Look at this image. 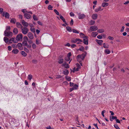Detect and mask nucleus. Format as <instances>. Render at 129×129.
<instances>
[{
    "mask_svg": "<svg viewBox=\"0 0 129 129\" xmlns=\"http://www.w3.org/2000/svg\"><path fill=\"white\" fill-rule=\"evenodd\" d=\"M66 28L67 29V30L69 32H71L72 31L71 28L69 26H67L66 27Z\"/></svg>",
    "mask_w": 129,
    "mask_h": 129,
    "instance_id": "nucleus-31",
    "label": "nucleus"
},
{
    "mask_svg": "<svg viewBox=\"0 0 129 129\" xmlns=\"http://www.w3.org/2000/svg\"><path fill=\"white\" fill-rule=\"evenodd\" d=\"M22 24L25 27H27L29 25L27 23L25 22L24 20H22Z\"/></svg>",
    "mask_w": 129,
    "mask_h": 129,
    "instance_id": "nucleus-10",
    "label": "nucleus"
},
{
    "mask_svg": "<svg viewBox=\"0 0 129 129\" xmlns=\"http://www.w3.org/2000/svg\"><path fill=\"white\" fill-rule=\"evenodd\" d=\"M103 47L105 48H108L109 47V45L108 44H106L105 43L103 44Z\"/></svg>",
    "mask_w": 129,
    "mask_h": 129,
    "instance_id": "nucleus-30",
    "label": "nucleus"
},
{
    "mask_svg": "<svg viewBox=\"0 0 129 129\" xmlns=\"http://www.w3.org/2000/svg\"><path fill=\"white\" fill-rule=\"evenodd\" d=\"M70 24L71 25H72L73 24V19H71V21L70 22Z\"/></svg>",
    "mask_w": 129,
    "mask_h": 129,
    "instance_id": "nucleus-56",
    "label": "nucleus"
},
{
    "mask_svg": "<svg viewBox=\"0 0 129 129\" xmlns=\"http://www.w3.org/2000/svg\"><path fill=\"white\" fill-rule=\"evenodd\" d=\"M22 12L23 13L27 12V11L25 9H23L21 10Z\"/></svg>",
    "mask_w": 129,
    "mask_h": 129,
    "instance_id": "nucleus-60",
    "label": "nucleus"
},
{
    "mask_svg": "<svg viewBox=\"0 0 129 129\" xmlns=\"http://www.w3.org/2000/svg\"><path fill=\"white\" fill-rule=\"evenodd\" d=\"M32 78V76L30 75H29L28 76V79L29 80H31Z\"/></svg>",
    "mask_w": 129,
    "mask_h": 129,
    "instance_id": "nucleus-39",
    "label": "nucleus"
},
{
    "mask_svg": "<svg viewBox=\"0 0 129 129\" xmlns=\"http://www.w3.org/2000/svg\"><path fill=\"white\" fill-rule=\"evenodd\" d=\"M71 54L70 52L69 53L67 54V57L69 58H70V57L71 56Z\"/></svg>",
    "mask_w": 129,
    "mask_h": 129,
    "instance_id": "nucleus-57",
    "label": "nucleus"
},
{
    "mask_svg": "<svg viewBox=\"0 0 129 129\" xmlns=\"http://www.w3.org/2000/svg\"><path fill=\"white\" fill-rule=\"evenodd\" d=\"M63 73L65 75H68L69 73V72L68 70L67 69L65 70L63 72Z\"/></svg>",
    "mask_w": 129,
    "mask_h": 129,
    "instance_id": "nucleus-34",
    "label": "nucleus"
},
{
    "mask_svg": "<svg viewBox=\"0 0 129 129\" xmlns=\"http://www.w3.org/2000/svg\"><path fill=\"white\" fill-rule=\"evenodd\" d=\"M109 5V3L106 2H103L102 4V6L103 7H105Z\"/></svg>",
    "mask_w": 129,
    "mask_h": 129,
    "instance_id": "nucleus-16",
    "label": "nucleus"
},
{
    "mask_svg": "<svg viewBox=\"0 0 129 129\" xmlns=\"http://www.w3.org/2000/svg\"><path fill=\"white\" fill-rule=\"evenodd\" d=\"M105 53L107 54H109L110 52V51L108 49H105L104 50Z\"/></svg>",
    "mask_w": 129,
    "mask_h": 129,
    "instance_id": "nucleus-26",
    "label": "nucleus"
},
{
    "mask_svg": "<svg viewBox=\"0 0 129 129\" xmlns=\"http://www.w3.org/2000/svg\"><path fill=\"white\" fill-rule=\"evenodd\" d=\"M70 15L71 16H74V14L72 12L70 13Z\"/></svg>",
    "mask_w": 129,
    "mask_h": 129,
    "instance_id": "nucleus-64",
    "label": "nucleus"
},
{
    "mask_svg": "<svg viewBox=\"0 0 129 129\" xmlns=\"http://www.w3.org/2000/svg\"><path fill=\"white\" fill-rule=\"evenodd\" d=\"M22 44L23 46H26L27 45V41L24 40L22 42Z\"/></svg>",
    "mask_w": 129,
    "mask_h": 129,
    "instance_id": "nucleus-24",
    "label": "nucleus"
},
{
    "mask_svg": "<svg viewBox=\"0 0 129 129\" xmlns=\"http://www.w3.org/2000/svg\"><path fill=\"white\" fill-rule=\"evenodd\" d=\"M77 41L81 42V39H73L71 40V42L73 43H75Z\"/></svg>",
    "mask_w": 129,
    "mask_h": 129,
    "instance_id": "nucleus-11",
    "label": "nucleus"
},
{
    "mask_svg": "<svg viewBox=\"0 0 129 129\" xmlns=\"http://www.w3.org/2000/svg\"><path fill=\"white\" fill-rule=\"evenodd\" d=\"M24 51L27 52L28 53L29 52V50L25 47H24Z\"/></svg>",
    "mask_w": 129,
    "mask_h": 129,
    "instance_id": "nucleus-45",
    "label": "nucleus"
},
{
    "mask_svg": "<svg viewBox=\"0 0 129 129\" xmlns=\"http://www.w3.org/2000/svg\"><path fill=\"white\" fill-rule=\"evenodd\" d=\"M21 29L22 33L24 35L27 34L29 31L28 28L25 27H23Z\"/></svg>",
    "mask_w": 129,
    "mask_h": 129,
    "instance_id": "nucleus-3",
    "label": "nucleus"
},
{
    "mask_svg": "<svg viewBox=\"0 0 129 129\" xmlns=\"http://www.w3.org/2000/svg\"><path fill=\"white\" fill-rule=\"evenodd\" d=\"M53 8V7L51 6V5H49L48 7V8L49 10H52V9Z\"/></svg>",
    "mask_w": 129,
    "mask_h": 129,
    "instance_id": "nucleus-46",
    "label": "nucleus"
},
{
    "mask_svg": "<svg viewBox=\"0 0 129 129\" xmlns=\"http://www.w3.org/2000/svg\"><path fill=\"white\" fill-rule=\"evenodd\" d=\"M13 32L14 33L17 34L18 32V29L16 28H14V29Z\"/></svg>",
    "mask_w": 129,
    "mask_h": 129,
    "instance_id": "nucleus-28",
    "label": "nucleus"
},
{
    "mask_svg": "<svg viewBox=\"0 0 129 129\" xmlns=\"http://www.w3.org/2000/svg\"><path fill=\"white\" fill-rule=\"evenodd\" d=\"M4 40L6 43H7L9 39L5 37L4 38Z\"/></svg>",
    "mask_w": 129,
    "mask_h": 129,
    "instance_id": "nucleus-33",
    "label": "nucleus"
},
{
    "mask_svg": "<svg viewBox=\"0 0 129 129\" xmlns=\"http://www.w3.org/2000/svg\"><path fill=\"white\" fill-rule=\"evenodd\" d=\"M11 29V28L10 26H7L6 27V29L5 30H6L7 31H9L8 30H10Z\"/></svg>",
    "mask_w": 129,
    "mask_h": 129,
    "instance_id": "nucleus-41",
    "label": "nucleus"
},
{
    "mask_svg": "<svg viewBox=\"0 0 129 129\" xmlns=\"http://www.w3.org/2000/svg\"><path fill=\"white\" fill-rule=\"evenodd\" d=\"M98 39H102V37L100 35H98L97 36Z\"/></svg>",
    "mask_w": 129,
    "mask_h": 129,
    "instance_id": "nucleus-52",
    "label": "nucleus"
},
{
    "mask_svg": "<svg viewBox=\"0 0 129 129\" xmlns=\"http://www.w3.org/2000/svg\"><path fill=\"white\" fill-rule=\"evenodd\" d=\"M98 32L100 33H103L104 32V30L103 29H98Z\"/></svg>",
    "mask_w": 129,
    "mask_h": 129,
    "instance_id": "nucleus-32",
    "label": "nucleus"
},
{
    "mask_svg": "<svg viewBox=\"0 0 129 129\" xmlns=\"http://www.w3.org/2000/svg\"><path fill=\"white\" fill-rule=\"evenodd\" d=\"M70 58H69L68 57H66L65 58V60L67 61H69L70 60Z\"/></svg>",
    "mask_w": 129,
    "mask_h": 129,
    "instance_id": "nucleus-43",
    "label": "nucleus"
},
{
    "mask_svg": "<svg viewBox=\"0 0 129 129\" xmlns=\"http://www.w3.org/2000/svg\"><path fill=\"white\" fill-rule=\"evenodd\" d=\"M59 16H60V18L64 22L66 23V21L64 17L61 15H60Z\"/></svg>",
    "mask_w": 129,
    "mask_h": 129,
    "instance_id": "nucleus-25",
    "label": "nucleus"
},
{
    "mask_svg": "<svg viewBox=\"0 0 129 129\" xmlns=\"http://www.w3.org/2000/svg\"><path fill=\"white\" fill-rule=\"evenodd\" d=\"M76 66L77 67V68L76 69V68L74 67L73 68V70H72L71 69V72H73L74 73L75 71H77L79 70V69H80V65L78 63H77L76 64Z\"/></svg>",
    "mask_w": 129,
    "mask_h": 129,
    "instance_id": "nucleus-4",
    "label": "nucleus"
},
{
    "mask_svg": "<svg viewBox=\"0 0 129 129\" xmlns=\"http://www.w3.org/2000/svg\"><path fill=\"white\" fill-rule=\"evenodd\" d=\"M124 26H122V27L121 28V32H122L124 31Z\"/></svg>",
    "mask_w": 129,
    "mask_h": 129,
    "instance_id": "nucleus-55",
    "label": "nucleus"
},
{
    "mask_svg": "<svg viewBox=\"0 0 129 129\" xmlns=\"http://www.w3.org/2000/svg\"><path fill=\"white\" fill-rule=\"evenodd\" d=\"M22 35L21 34H20L18 35L16 37V39L17 41H20L22 38Z\"/></svg>",
    "mask_w": 129,
    "mask_h": 129,
    "instance_id": "nucleus-6",
    "label": "nucleus"
},
{
    "mask_svg": "<svg viewBox=\"0 0 129 129\" xmlns=\"http://www.w3.org/2000/svg\"><path fill=\"white\" fill-rule=\"evenodd\" d=\"M8 50L9 51H11L12 50V47L10 46H9L8 47Z\"/></svg>",
    "mask_w": 129,
    "mask_h": 129,
    "instance_id": "nucleus-59",
    "label": "nucleus"
},
{
    "mask_svg": "<svg viewBox=\"0 0 129 129\" xmlns=\"http://www.w3.org/2000/svg\"><path fill=\"white\" fill-rule=\"evenodd\" d=\"M37 60L35 59H33L32 60V62L34 64H36L37 63Z\"/></svg>",
    "mask_w": 129,
    "mask_h": 129,
    "instance_id": "nucleus-37",
    "label": "nucleus"
},
{
    "mask_svg": "<svg viewBox=\"0 0 129 129\" xmlns=\"http://www.w3.org/2000/svg\"><path fill=\"white\" fill-rule=\"evenodd\" d=\"M28 43L29 44H31L33 43V41L30 40H28Z\"/></svg>",
    "mask_w": 129,
    "mask_h": 129,
    "instance_id": "nucleus-61",
    "label": "nucleus"
},
{
    "mask_svg": "<svg viewBox=\"0 0 129 129\" xmlns=\"http://www.w3.org/2000/svg\"><path fill=\"white\" fill-rule=\"evenodd\" d=\"M66 78L67 80L68 81H70L71 80V79L70 77H68V76H66Z\"/></svg>",
    "mask_w": 129,
    "mask_h": 129,
    "instance_id": "nucleus-40",
    "label": "nucleus"
},
{
    "mask_svg": "<svg viewBox=\"0 0 129 129\" xmlns=\"http://www.w3.org/2000/svg\"><path fill=\"white\" fill-rule=\"evenodd\" d=\"M36 45L35 43H33L32 45V47L33 48V49H35L36 48Z\"/></svg>",
    "mask_w": 129,
    "mask_h": 129,
    "instance_id": "nucleus-42",
    "label": "nucleus"
},
{
    "mask_svg": "<svg viewBox=\"0 0 129 129\" xmlns=\"http://www.w3.org/2000/svg\"><path fill=\"white\" fill-rule=\"evenodd\" d=\"M36 43L38 45L39 44V42L38 40V39H37L36 41Z\"/></svg>",
    "mask_w": 129,
    "mask_h": 129,
    "instance_id": "nucleus-63",
    "label": "nucleus"
},
{
    "mask_svg": "<svg viewBox=\"0 0 129 129\" xmlns=\"http://www.w3.org/2000/svg\"><path fill=\"white\" fill-rule=\"evenodd\" d=\"M95 41L100 45H102L103 42V41L102 40L96 39Z\"/></svg>",
    "mask_w": 129,
    "mask_h": 129,
    "instance_id": "nucleus-13",
    "label": "nucleus"
},
{
    "mask_svg": "<svg viewBox=\"0 0 129 129\" xmlns=\"http://www.w3.org/2000/svg\"><path fill=\"white\" fill-rule=\"evenodd\" d=\"M98 29V28L97 26H92L90 27L89 30L91 31H95L97 30Z\"/></svg>",
    "mask_w": 129,
    "mask_h": 129,
    "instance_id": "nucleus-5",
    "label": "nucleus"
},
{
    "mask_svg": "<svg viewBox=\"0 0 129 129\" xmlns=\"http://www.w3.org/2000/svg\"><path fill=\"white\" fill-rule=\"evenodd\" d=\"M62 66L64 67L66 69H68L69 68V65L66 62H65L64 63L62 64Z\"/></svg>",
    "mask_w": 129,
    "mask_h": 129,
    "instance_id": "nucleus-12",
    "label": "nucleus"
},
{
    "mask_svg": "<svg viewBox=\"0 0 129 129\" xmlns=\"http://www.w3.org/2000/svg\"><path fill=\"white\" fill-rule=\"evenodd\" d=\"M17 46L18 47V48L21 50L23 49L22 44L21 43H18L17 44Z\"/></svg>",
    "mask_w": 129,
    "mask_h": 129,
    "instance_id": "nucleus-15",
    "label": "nucleus"
},
{
    "mask_svg": "<svg viewBox=\"0 0 129 129\" xmlns=\"http://www.w3.org/2000/svg\"><path fill=\"white\" fill-rule=\"evenodd\" d=\"M83 39V42L86 45H87L88 44V37L84 35L83 34L81 33V38Z\"/></svg>",
    "mask_w": 129,
    "mask_h": 129,
    "instance_id": "nucleus-1",
    "label": "nucleus"
},
{
    "mask_svg": "<svg viewBox=\"0 0 129 129\" xmlns=\"http://www.w3.org/2000/svg\"><path fill=\"white\" fill-rule=\"evenodd\" d=\"M54 11L55 13L57 15H59V13L57 11V10L56 9H54Z\"/></svg>",
    "mask_w": 129,
    "mask_h": 129,
    "instance_id": "nucleus-48",
    "label": "nucleus"
},
{
    "mask_svg": "<svg viewBox=\"0 0 129 129\" xmlns=\"http://www.w3.org/2000/svg\"><path fill=\"white\" fill-rule=\"evenodd\" d=\"M33 18L35 20H38V18L36 17L35 15H33Z\"/></svg>",
    "mask_w": 129,
    "mask_h": 129,
    "instance_id": "nucleus-44",
    "label": "nucleus"
},
{
    "mask_svg": "<svg viewBox=\"0 0 129 129\" xmlns=\"http://www.w3.org/2000/svg\"><path fill=\"white\" fill-rule=\"evenodd\" d=\"M98 17V15L96 14H93L92 16V18L94 20L96 19Z\"/></svg>",
    "mask_w": 129,
    "mask_h": 129,
    "instance_id": "nucleus-18",
    "label": "nucleus"
},
{
    "mask_svg": "<svg viewBox=\"0 0 129 129\" xmlns=\"http://www.w3.org/2000/svg\"><path fill=\"white\" fill-rule=\"evenodd\" d=\"M27 36L31 40H32L34 38V37L33 34L31 32H29L28 33Z\"/></svg>",
    "mask_w": 129,
    "mask_h": 129,
    "instance_id": "nucleus-7",
    "label": "nucleus"
},
{
    "mask_svg": "<svg viewBox=\"0 0 129 129\" xmlns=\"http://www.w3.org/2000/svg\"><path fill=\"white\" fill-rule=\"evenodd\" d=\"M12 52L14 54H17L19 52V51L17 49H14L13 50Z\"/></svg>",
    "mask_w": 129,
    "mask_h": 129,
    "instance_id": "nucleus-19",
    "label": "nucleus"
},
{
    "mask_svg": "<svg viewBox=\"0 0 129 129\" xmlns=\"http://www.w3.org/2000/svg\"><path fill=\"white\" fill-rule=\"evenodd\" d=\"M60 56H59L58 58V62L59 64L62 63L63 61V59L62 58H61V57L60 58Z\"/></svg>",
    "mask_w": 129,
    "mask_h": 129,
    "instance_id": "nucleus-17",
    "label": "nucleus"
},
{
    "mask_svg": "<svg viewBox=\"0 0 129 129\" xmlns=\"http://www.w3.org/2000/svg\"><path fill=\"white\" fill-rule=\"evenodd\" d=\"M3 8H0V14H2L3 12Z\"/></svg>",
    "mask_w": 129,
    "mask_h": 129,
    "instance_id": "nucleus-58",
    "label": "nucleus"
},
{
    "mask_svg": "<svg viewBox=\"0 0 129 129\" xmlns=\"http://www.w3.org/2000/svg\"><path fill=\"white\" fill-rule=\"evenodd\" d=\"M3 15L4 16H5L7 18H9L10 17V14L8 12H3Z\"/></svg>",
    "mask_w": 129,
    "mask_h": 129,
    "instance_id": "nucleus-9",
    "label": "nucleus"
},
{
    "mask_svg": "<svg viewBox=\"0 0 129 129\" xmlns=\"http://www.w3.org/2000/svg\"><path fill=\"white\" fill-rule=\"evenodd\" d=\"M114 127L117 129H120L119 126L117 124H115L114 125Z\"/></svg>",
    "mask_w": 129,
    "mask_h": 129,
    "instance_id": "nucleus-53",
    "label": "nucleus"
},
{
    "mask_svg": "<svg viewBox=\"0 0 129 129\" xmlns=\"http://www.w3.org/2000/svg\"><path fill=\"white\" fill-rule=\"evenodd\" d=\"M86 54V53L85 52H84L83 53H82L81 55V60H83L85 58Z\"/></svg>",
    "mask_w": 129,
    "mask_h": 129,
    "instance_id": "nucleus-20",
    "label": "nucleus"
},
{
    "mask_svg": "<svg viewBox=\"0 0 129 129\" xmlns=\"http://www.w3.org/2000/svg\"><path fill=\"white\" fill-rule=\"evenodd\" d=\"M77 61H78L80 64H81V61L80 59H81V55H78L77 57Z\"/></svg>",
    "mask_w": 129,
    "mask_h": 129,
    "instance_id": "nucleus-21",
    "label": "nucleus"
},
{
    "mask_svg": "<svg viewBox=\"0 0 129 129\" xmlns=\"http://www.w3.org/2000/svg\"><path fill=\"white\" fill-rule=\"evenodd\" d=\"M16 21L15 19L14 18H12L10 20V22L11 23H15Z\"/></svg>",
    "mask_w": 129,
    "mask_h": 129,
    "instance_id": "nucleus-27",
    "label": "nucleus"
},
{
    "mask_svg": "<svg viewBox=\"0 0 129 129\" xmlns=\"http://www.w3.org/2000/svg\"><path fill=\"white\" fill-rule=\"evenodd\" d=\"M24 16L25 18L27 19H30L31 17V15L30 14L26 13L24 14Z\"/></svg>",
    "mask_w": 129,
    "mask_h": 129,
    "instance_id": "nucleus-8",
    "label": "nucleus"
},
{
    "mask_svg": "<svg viewBox=\"0 0 129 129\" xmlns=\"http://www.w3.org/2000/svg\"><path fill=\"white\" fill-rule=\"evenodd\" d=\"M98 34L97 32H93L91 34V36L93 37H95Z\"/></svg>",
    "mask_w": 129,
    "mask_h": 129,
    "instance_id": "nucleus-23",
    "label": "nucleus"
},
{
    "mask_svg": "<svg viewBox=\"0 0 129 129\" xmlns=\"http://www.w3.org/2000/svg\"><path fill=\"white\" fill-rule=\"evenodd\" d=\"M12 47L13 48H17V45L16 44H12Z\"/></svg>",
    "mask_w": 129,
    "mask_h": 129,
    "instance_id": "nucleus-54",
    "label": "nucleus"
},
{
    "mask_svg": "<svg viewBox=\"0 0 129 129\" xmlns=\"http://www.w3.org/2000/svg\"><path fill=\"white\" fill-rule=\"evenodd\" d=\"M108 39H109L110 40H113L114 38L112 37L111 36H108Z\"/></svg>",
    "mask_w": 129,
    "mask_h": 129,
    "instance_id": "nucleus-51",
    "label": "nucleus"
},
{
    "mask_svg": "<svg viewBox=\"0 0 129 129\" xmlns=\"http://www.w3.org/2000/svg\"><path fill=\"white\" fill-rule=\"evenodd\" d=\"M16 26L19 28L21 29L23 27L21 24L19 22H17L16 23Z\"/></svg>",
    "mask_w": 129,
    "mask_h": 129,
    "instance_id": "nucleus-14",
    "label": "nucleus"
},
{
    "mask_svg": "<svg viewBox=\"0 0 129 129\" xmlns=\"http://www.w3.org/2000/svg\"><path fill=\"white\" fill-rule=\"evenodd\" d=\"M72 31L73 33H75L77 34H78L79 33V32L77 30H76L74 29H72Z\"/></svg>",
    "mask_w": 129,
    "mask_h": 129,
    "instance_id": "nucleus-38",
    "label": "nucleus"
},
{
    "mask_svg": "<svg viewBox=\"0 0 129 129\" xmlns=\"http://www.w3.org/2000/svg\"><path fill=\"white\" fill-rule=\"evenodd\" d=\"M23 39L24 40H25V41H28V37L27 36H24L23 37Z\"/></svg>",
    "mask_w": 129,
    "mask_h": 129,
    "instance_id": "nucleus-47",
    "label": "nucleus"
},
{
    "mask_svg": "<svg viewBox=\"0 0 129 129\" xmlns=\"http://www.w3.org/2000/svg\"><path fill=\"white\" fill-rule=\"evenodd\" d=\"M21 54L24 57H25L27 55V54L24 51H22L21 52Z\"/></svg>",
    "mask_w": 129,
    "mask_h": 129,
    "instance_id": "nucleus-29",
    "label": "nucleus"
},
{
    "mask_svg": "<svg viewBox=\"0 0 129 129\" xmlns=\"http://www.w3.org/2000/svg\"><path fill=\"white\" fill-rule=\"evenodd\" d=\"M101 6H99V7L96 8L94 10V11L96 12H98L99 11H101Z\"/></svg>",
    "mask_w": 129,
    "mask_h": 129,
    "instance_id": "nucleus-22",
    "label": "nucleus"
},
{
    "mask_svg": "<svg viewBox=\"0 0 129 129\" xmlns=\"http://www.w3.org/2000/svg\"><path fill=\"white\" fill-rule=\"evenodd\" d=\"M30 30L31 31L34 33H35V29L34 28L31 27L30 28Z\"/></svg>",
    "mask_w": 129,
    "mask_h": 129,
    "instance_id": "nucleus-35",
    "label": "nucleus"
},
{
    "mask_svg": "<svg viewBox=\"0 0 129 129\" xmlns=\"http://www.w3.org/2000/svg\"><path fill=\"white\" fill-rule=\"evenodd\" d=\"M4 35L6 37H7L9 38L11 37L13 35L12 33L10 31H7L6 30H5L4 33Z\"/></svg>",
    "mask_w": 129,
    "mask_h": 129,
    "instance_id": "nucleus-2",
    "label": "nucleus"
},
{
    "mask_svg": "<svg viewBox=\"0 0 129 129\" xmlns=\"http://www.w3.org/2000/svg\"><path fill=\"white\" fill-rule=\"evenodd\" d=\"M78 86L76 84H75L74 85V86L73 87L74 88V89H77L78 88Z\"/></svg>",
    "mask_w": 129,
    "mask_h": 129,
    "instance_id": "nucleus-50",
    "label": "nucleus"
},
{
    "mask_svg": "<svg viewBox=\"0 0 129 129\" xmlns=\"http://www.w3.org/2000/svg\"><path fill=\"white\" fill-rule=\"evenodd\" d=\"M46 128L47 129H54L53 128H51L50 126H49L48 127H47Z\"/></svg>",
    "mask_w": 129,
    "mask_h": 129,
    "instance_id": "nucleus-62",
    "label": "nucleus"
},
{
    "mask_svg": "<svg viewBox=\"0 0 129 129\" xmlns=\"http://www.w3.org/2000/svg\"><path fill=\"white\" fill-rule=\"evenodd\" d=\"M106 112V111L105 110H103L102 112V115L103 117H105L104 115V113Z\"/></svg>",
    "mask_w": 129,
    "mask_h": 129,
    "instance_id": "nucleus-49",
    "label": "nucleus"
},
{
    "mask_svg": "<svg viewBox=\"0 0 129 129\" xmlns=\"http://www.w3.org/2000/svg\"><path fill=\"white\" fill-rule=\"evenodd\" d=\"M95 21L94 20H91L89 22V24L90 25H93L95 23Z\"/></svg>",
    "mask_w": 129,
    "mask_h": 129,
    "instance_id": "nucleus-36",
    "label": "nucleus"
}]
</instances>
